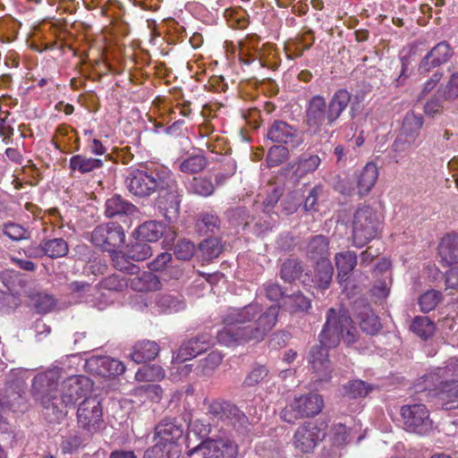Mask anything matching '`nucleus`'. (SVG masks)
Here are the masks:
<instances>
[{
  "instance_id": "36",
  "label": "nucleus",
  "mask_w": 458,
  "mask_h": 458,
  "mask_svg": "<svg viewBox=\"0 0 458 458\" xmlns=\"http://www.w3.org/2000/svg\"><path fill=\"white\" fill-rule=\"evenodd\" d=\"M160 282L152 272H143L130 279V286L138 292L155 291L159 288Z\"/></svg>"
},
{
  "instance_id": "11",
  "label": "nucleus",
  "mask_w": 458,
  "mask_h": 458,
  "mask_svg": "<svg viewBox=\"0 0 458 458\" xmlns=\"http://www.w3.org/2000/svg\"><path fill=\"white\" fill-rule=\"evenodd\" d=\"M199 453L203 458H235L238 445L228 438H208L189 451L192 455Z\"/></svg>"
},
{
  "instance_id": "5",
  "label": "nucleus",
  "mask_w": 458,
  "mask_h": 458,
  "mask_svg": "<svg viewBox=\"0 0 458 458\" xmlns=\"http://www.w3.org/2000/svg\"><path fill=\"white\" fill-rule=\"evenodd\" d=\"M170 176L171 173L165 168L148 171L134 170L129 174L126 185L133 195L146 197L158 191Z\"/></svg>"
},
{
  "instance_id": "63",
  "label": "nucleus",
  "mask_w": 458,
  "mask_h": 458,
  "mask_svg": "<svg viewBox=\"0 0 458 458\" xmlns=\"http://www.w3.org/2000/svg\"><path fill=\"white\" fill-rule=\"evenodd\" d=\"M191 430L200 437H206L211 431L209 423H205L200 420H196L190 424Z\"/></svg>"
},
{
  "instance_id": "49",
  "label": "nucleus",
  "mask_w": 458,
  "mask_h": 458,
  "mask_svg": "<svg viewBox=\"0 0 458 458\" xmlns=\"http://www.w3.org/2000/svg\"><path fill=\"white\" fill-rule=\"evenodd\" d=\"M219 225V218L214 213H204L197 221V227L199 233H207L213 232Z\"/></svg>"
},
{
  "instance_id": "25",
  "label": "nucleus",
  "mask_w": 458,
  "mask_h": 458,
  "mask_svg": "<svg viewBox=\"0 0 458 458\" xmlns=\"http://www.w3.org/2000/svg\"><path fill=\"white\" fill-rule=\"evenodd\" d=\"M335 262L338 272L339 284L345 288L349 275L357 264V256L350 250L339 252L335 256Z\"/></svg>"
},
{
  "instance_id": "23",
  "label": "nucleus",
  "mask_w": 458,
  "mask_h": 458,
  "mask_svg": "<svg viewBox=\"0 0 458 458\" xmlns=\"http://www.w3.org/2000/svg\"><path fill=\"white\" fill-rule=\"evenodd\" d=\"M165 233H167L166 237H170L171 234L170 240H174V231L170 228L166 231L162 223L152 220L140 225L135 233L138 241L148 242H157Z\"/></svg>"
},
{
  "instance_id": "1",
  "label": "nucleus",
  "mask_w": 458,
  "mask_h": 458,
  "mask_svg": "<svg viewBox=\"0 0 458 458\" xmlns=\"http://www.w3.org/2000/svg\"><path fill=\"white\" fill-rule=\"evenodd\" d=\"M278 311L276 305L263 310L258 302L229 308L223 317L224 328L216 333L217 342L225 346H235L262 341L276 326Z\"/></svg>"
},
{
  "instance_id": "21",
  "label": "nucleus",
  "mask_w": 458,
  "mask_h": 458,
  "mask_svg": "<svg viewBox=\"0 0 458 458\" xmlns=\"http://www.w3.org/2000/svg\"><path fill=\"white\" fill-rule=\"evenodd\" d=\"M68 244L62 238H55L44 242L40 248H30L26 253L30 258H38L47 255L51 259L64 257L68 253Z\"/></svg>"
},
{
  "instance_id": "7",
  "label": "nucleus",
  "mask_w": 458,
  "mask_h": 458,
  "mask_svg": "<svg viewBox=\"0 0 458 458\" xmlns=\"http://www.w3.org/2000/svg\"><path fill=\"white\" fill-rule=\"evenodd\" d=\"M324 407V400L318 394H309L294 397L281 412V418L288 422L318 414Z\"/></svg>"
},
{
  "instance_id": "30",
  "label": "nucleus",
  "mask_w": 458,
  "mask_h": 458,
  "mask_svg": "<svg viewBox=\"0 0 458 458\" xmlns=\"http://www.w3.org/2000/svg\"><path fill=\"white\" fill-rule=\"evenodd\" d=\"M159 352V347L153 341H142L137 343L131 353V360L136 363H142L154 360Z\"/></svg>"
},
{
  "instance_id": "18",
  "label": "nucleus",
  "mask_w": 458,
  "mask_h": 458,
  "mask_svg": "<svg viewBox=\"0 0 458 458\" xmlns=\"http://www.w3.org/2000/svg\"><path fill=\"white\" fill-rule=\"evenodd\" d=\"M184 433L183 424L175 419H165L160 421L155 431L154 441L164 444L179 445Z\"/></svg>"
},
{
  "instance_id": "33",
  "label": "nucleus",
  "mask_w": 458,
  "mask_h": 458,
  "mask_svg": "<svg viewBox=\"0 0 458 458\" xmlns=\"http://www.w3.org/2000/svg\"><path fill=\"white\" fill-rule=\"evenodd\" d=\"M281 277L285 282L299 280L302 284H308L310 276L308 273H303L300 262L295 259H289L282 265Z\"/></svg>"
},
{
  "instance_id": "52",
  "label": "nucleus",
  "mask_w": 458,
  "mask_h": 458,
  "mask_svg": "<svg viewBox=\"0 0 458 458\" xmlns=\"http://www.w3.org/2000/svg\"><path fill=\"white\" fill-rule=\"evenodd\" d=\"M82 442L83 439L81 434L75 432L64 437L60 445V447L64 454H72L81 447Z\"/></svg>"
},
{
  "instance_id": "2",
  "label": "nucleus",
  "mask_w": 458,
  "mask_h": 458,
  "mask_svg": "<svg viewBox=\"0 0 458 458\" xmlns=\"http://www.w3.org/2000/svg\"><path fill=\"white\" fill-rule=\"evenodd\" d=\"M357 334L345 310L330 309L327 311L326 324L319 335L320 345L313 347L309 355L315 381L327 382L331 378L332 368L327 348L336 346L341 339L347 344H352L356 341Z\"/></svg>"
},
{
  "instance_id": "53",
  "label": "nucleus",
  "mask_w": 458,
  "mask_h": 458,
  "mask_svg": "<svg viewBox=\"0 0 458 458\" xmlns=\"http://www.w3.org/2000/svg\"><path fill=\"white\" fill-rule=\"evenodd\" d=\"M284 304L292 306L293 311H305L310 308V300L303 296L301 293H295L292 296L285 297Z\"/></svg>"
},
{
  "instance_id": "20",
  "label": "nucleus",
  "mask_w": 458,
  "mask_h": 458,
  "mask_svg": "<svg viewBox=\"0 0 458 458\" xmlns=\"http://www.w3.org/2000/svg\"><path fill=\"white\" fill-rule=\"evenodd\" d=\"M211 344L212 338L208 335H201L191 339L182 344L176 356L173 358V362L182 363L191 360L205 352Z\"/></svg>"
},
{
  "instance_id": "60",
  "label": "nucleus",
  "mask_w": 458,
  "mask_h": 458,
  "mask_svg": "<svg viewBox=\"0 0 458 458\" xmlns=\"http://www.w3.org/2000/svg\"><path fill=\"white\" fill-rule=\"evenodd\" d=\"M55 304V300L51 295L39 294L37 297L35 306L38 312L47 313L54 308Z\"/></svg>"
},
{
  "instance_id": "4",
  "label": "nucleus",
  "mask_w": 458,
  "mask_h": 458,
  "mask_svg": "<svg viewBox=\"0 0 458 458\" xmlns=\"http://www.w3.org/2000/svg\"><path fill=\"white\" fill-rule=\"evenodd\" d=\"M63 369L60 368L49 369L36 375L32 380V394L40 403L44 409L46 418L51 420L54 403L58 401V381L62 377Z\"/></svg>"
},
{
  "instance_id": "28",
  "label": "nucleus",
  "mask_w": 458,
  "mask_h": 458,
  "mask_svg": "<svg viewBox=\"0 0 458 458\" xmlns=\"http://www.w3.org/2000/svg\"><path fill=\"white\" fill-rule=\"evenodd\" d=\"M438 255L441 261L446 265L458 263V235L448 233L445 235L438 245Z\"/></svg>"
},
{
  "instance_id": "16",
  "label": "nucleus",
  "mask_w": 458,
  "mask_h": 458,
  "mask_svg": "<svg viewBox=\"0 0 458 458\" xmlns=\"http://www.w3.org/2000/svg\"><path fill=\"white\" fill-rule=\"evenodd\" d=\"M207 414L214 420H221L233 427L246 420L245 415L234 404L221 400L212 401L208 404Z\"/></svg>"
},
{
  "instance_id": "61",
  "label": "nucleus",
  "mask_w": 458,
  "mask_h": 458,
  "mask_svg": "<svg viewBox=\"0 0 458 458\" xmlns=\"http://www.w3.org/2000/svg\"><path fill=\"white\" fill-rule=\"evenodd\" d=\"M128 284L125 278H120L118 276L113 275L103 281V286L109 290L121 291Z\"/></svg>"
},
{
  "instance_id": "43",
  "label": "nucleus",
  "mask_w": 458,
  "mask_h": 458,
  "mask_svg": "<svg viewBox=\"0 0 458 458\" xmlns=\"http://www.w3.org/2000/svg\"><path fill=\"white\" fill-rule=\"evenodd\" d=\"M320 164V158L317 155H302L299 159L295 174L299 177H302L309 173L314 172Z\"/></svg>"
},
{
  "instance_id": "29",
  "label": "nucleus",
  "mask_w": 458,
  "mask_h": 458,
  "mask_svg": "<svg viewBox=\"0 0 458 458\" xmlns=\"http://www.w3.org/2000/svg\"><path fill=\"white\" fill-rule=\"evenodd\" d=\"M267 137L272 141L278 143H293L296 130L284 122L277 121L271 125Z\"/></svg>"
},
{
  "instance_id": "57",
  "label": "nucleus",
  "mask_w": 458,
  "mask_h": 458,
  "mask_svg": "<svg viewBox=\"0 0 458 458\" xmlns=\"http://www.w3.org/2000/svg\"><path fill=\"white\" fill-rule=\"evenodd\" d=\"M135 392L136 394L146 395L153 402H158L162 396V388L158 385H144L138 387Z\"/></svg>"
},
{
  "instance_id": "51",
  "label": "nucleus",
  "mask_w": 458,
  "mask_h": 458,
  "mask_svg": "<svg viewBox=\"0 0 458 458\" xmlns=\"http://www.w3.org/2000/svg\"><path fill=\"white\" fill-rule=\"evenodd\" d=\"M4 233L13 241H21L29 239L30 231L15 223H8L4 226Z\"/></svg>"
},
{
  "instance_id": "38",
  "label": "nucleus",
  "mask_w": 458,
  "mask_h": 458,
  "mask_svg": "<svg viewBox=\"0 0 458 458\" xmlns=\"http://www.w3.org/2000/svg\"><path fill=\"white\" fill-rule=\"evenodd\" d=\"M308 255L312 259L322 260L328 256V241L323 235L313 237L308 245Z\"/></svg>"
},
{
  "instance_id": "45",
  "label": "nucleus",
  "mask_w": 458,
  "mask_h": 458,
  "mask_svg": "<svg viewBox=\"0 0 458 458\" xmlns=\"http://www.w3.org/2000/svg\"><path fill=\"white\" fill-rule=\"evenodd\" d=\"M199 251L203 259L211 260L217 258L222 251V245L217 238H208L199 244Z\"/></svg>"
},
{
  "instance_id": "15",
  "label": "nucleus",
  "mask_w": 458,
  "mask_h": 458,
  "mask_svg": "<svg viewBox=\"0 0 458 458\" xmlns=\"http://www.w3.org/2000/svg\"><path fill=\"white\" fill-rule=\"evenodd\" d=\"M422 125L423 118L420 114L407 113L403 121L401 132L393 145L394 150L405 151L413 147Z\"/></svg>"
},
{
  "instance_id": "42",
  "label": "nucleus",
  "mask_w": 458,
  "mask_h": 458,
  "mask_svg": "<svg viewBox=\"0 0 458 458\" xmlns=\"http://www.w3.org/2000/svg\"><path fill=\"white\" fill-rule=\"evenodd\" d=\"M360 327L363 332L374 335L380 329V323L375 313L365 308L360 315Z\"/></svg>"
},
{
  "instance_id": "3",
  "label": "nucleus",
  "mask_w": 458,
  "mask_h": 458,
  "mask_svg": "<svg viewBox=\"0 0 458 458\" xmlns=\"http://www.w3.org/2000/svg\"><path fill=\"white\" fill-rule=\"evenodd\" d=\"M92 386L91 380L81 375L72 376L64 380L59 388V400L54 403L55 407L51 411L50 422H59L64 419L68 413V408L86 396L92 390Z\"/></svg>"
},
{
  "instance_id": "26",
  "label": "nucleus",
  "mask_w": 458,
  "mask_h": 458,
  "mask_svg": "<svg viewBox=\"0 0 458 458\" xmlns=\"http://www.w3.org/2000/svg\"><path fill=\"white\" fill-rule=\"evenodd\" d=\"M137 208L119 195H113L106 201L105 214L107 217H122L135 215Z\"/></svg>"
},
{
  "instance_id": "54",
  "label": "nucleus",
  "mask_w": 458,
  "mask_h": 458,
  "mask_svg": "<svg viewBox=\"0 0 458 458\" xmlns=\"http://www.w3.org/2000/svg\"><path fill=\"white\" fill-rule=\"evenodd\" d=\"M268 374L266 367L261 365L254 366L244 379L246 386H254L260 383Z\"/></svg>"
},
{
  "instance_id": "32",
  "label": "nucleus",
  "mask_w": 458,
  "mask_h": 458,
  "mask_svg": "<svg viewBox=\"0 0 458 458\" xmlns=\"http://www.w3.org/2000/svg\"><path fill=\"white\" fill-rule=\"evenodd\" d=\"M157 311L159 313H174L185 308L182 296L172 294H158L155 299Z\"/></svg>"
},
{
  "instance_id": "8",
  "label": "nucleus",
  "mask_w": 458,
  "mask_h": 458,
  "mask_svg": "<svg viewBox=\"0 0 458 458\" xmlns=\"http://www.w3.org/2000/svg\"><path fill=\"white\" fill-rule=\"evenodd\" d=\"M442 368H437L434 372L425 377L424 382L428 385H432L434 390H437V394L444 401L443 407L445 410H454L458 408V380L453 377L458 374H453L454 370L447 372L445 376L437 375L438 370Z\"/></svg>"
},
{
  "instance_id": "58",
  "label": "nucleus",
  "mask_w": 458,
  "mask_h": 458,
  "mask_svg": "<svg viewBox=\"0 0 458 458\" xmlns=\"http://www.w3.org/2000/svg\"><path fill=\"white\" fill-rule=\"evenodd\" d=\"M350 432L346 427L341 423L336 424L332 428V440L334 445L341 446L348 442Z\"/></svg>"
},
{
  "instance_id": "13",
  "label": "nucleus",
  "mask_w": 458,
  "mask_h": 458,
  "mask_svg": "<svg viewBox=\"0 0 458 458\" xmlns=\"http://www.w3.org/2000/svg\"><path fill=\"white\" fill-rule=\"evenodd\" d=\"M125 234L121 225L108 223L96 227L91 233V242L105 250L111 252L114 248L121 246Z\"/></svg>"
},
{
  "instance_id": "64",
  "label": "nucleus",
  "mask_w": 458,
  "mask_h": 458,
  "mask_svg": "<svg viewBox=\"0 0 458 458\" xmlns=\"http://www.w3.org/2000/svg\"><path fill=\"white\" fill-rule=\"evenodd\" d=\"M446 289H458V267L449 269L445 273Z\"/></svg>"
},
{
  "instance_id": "10",
  "label": "nucleus",
  "mask_w": 458,
  "mask_h": 458,
  "mask_svg": "<svg viewBox=\"0 0 458 458\" xmlns=\"http://www.w3.org/2000/svg\"><path fill=\"white\" fill-rule=\"evenodd\" d=\"M180 194L172 175L158 191L157 207L168 223L174 222L179 215Z\"/></svg>"
},
{
  "instance_id": "39",
  "label": "nucleus",
  "mask_w": 458,
  "mask_h": 458,
  "mask_svg": "<svg viewBox=\"0 0 458 458\" xmlns=\"http://www.w3.org/2000/svg\"><path fill=\"white\" fill-rule=\"evenodd\" d=\"M207 165L206 158L201 155H192L178 161V168L185 174H197L202 171Z\"/></svg>"
},
{
  "instance_id": "12",
  "label": "nucleus",
  "mask_w": 458,
  "mask_h": 458,
  "mask_svg": "<svg viewBox=\"0 0 458 458\" xmlns=\"http://www.w3.org/2000/svg\"><path fill=\"white\" fill-rule=\"evenodd\" d=\"M403 424L407 430L424 435L432 428V420L424 404L404 405L401 409Z\"/></svg>"
},
{
  "instance_id": "56",
  "label": "nucleus",
  "mask_w": 458,
  "mask_h": 458,
  "mask_svg": "<svg viewBox=\"0 0 458 458\" xmlns=\"http://www.w3.org/2000/svg\"><path fill=\"white\" fill-rule=\"evenodd\" d=\"M18 274L13 270H4L0 273V283L2 286H0V292H13L18 282Z\"/></svg>"
},
{
  "instance_id": "48",
  "label": "nucleus",
  "mask_w": 458,
  "mask_h": 458,
  "mask_svg": "<svg viewBox=\"0 0 458 458\" xmlns=\"http://www.w3.org/2000/svg\"><path fill=\"white\" fill-rule=\"evenodd\" d=\"M190 189L198 195L208 197L214 192L215 187L209 179L199 177L193 178Z\"/></svg>"
},
{
  "instance_id": "35",
  "label": "nucleus",
  "mask_w": 458,
  "mask_h": 458,
  "mask_svg": "<svg viewBox=\"0 0 458 458\" xmlns=\"http://www.w3.org/2000/svg\"><path fill=\"white\" fill-rule=\"evenodd\" d=\"M333 276V267L328 259H322L317 262L315 276L311 281L319 288L327 289Z\"/></svg>"
},
{
  "instance_id": "17",
  "label": "nucleus",
  "mask_w": 458,
  "mask_h": 458,
  "mask_svg": "<svg viewBox=\"0 0 458 458\" xmlns=\"http://www.w3.org/2000/svg\"><path fill=\"white\" fill-rule=\"evenodd\" d=\"M88 372L102 377H111L124 372V365L118 360L107 356H92L85 362Z\"/></svg>"
},
{
  "instance_id": "40",
  "label": "nucleus",
  "mask_w": 458,
  "mask_h": 458,
  "mask_svg": "<svg viewBox=\"0 0 458 458\" xmlns=\"http://www.w3.org/2000/svg\"><path fill=\"white\" fill-rule=\"evenodd\" d=\"M111 260L113 262L114 267L120 271H123L125 273L135 275L139 271V267L133 265L130 261V258L127 255H124L122 251L112 250L109 252Z\"/></svg>"
},
{
  "instance_id": "44",
  "label": "nucleus",
  "mask_w": 458,
  "mask_h": 458,
  "mask_svg": "<svg viewBox=\"0 0 458 458\" xmlns=\"http://www.w3.org/2000/svg\"><path fill=\"white\" fill-rule=\"evenodd\" d=\"M164 377L165 370L158 365L143 366L135 374L138 381H157Z\"/></svg>"
},
{
  "instance_id": "55",
  "label": "nucleus",
  "mask_w": 458,
  "mask_h": 458,
  "mask_svg": "<svg viewBox=\"0 0 458 458\" xmlns=\"http://www.w3.org/2000/svg\"><path fill=\"white\" fill-rule=\"evenodd\" d=\"M195 251L194 244L186 240L179 241L174 249V255L178 259L189 260Z\"/></svg>"
},
{
  "instance_id": "19",
  "label": "nucleus",
  "mask_w": 458,
  "mask_h": 458,
  "mask_svg": "<svg viewBox=\"0 0 458 458\" xmlns=\"http://www.w3.org/2000/svg\"><path fill=\"white\" fill-rule=\"evenodd\" d=\"M211 344L212 338L208 335H201L191 339L182 344L176 356L173 358V362L182 363L191 360L205 352Z\"/></svg>"
},
{
  "instance_id": "62",
  "label": "nucleus",
  "mask_w": 458,
  "mask_h": 458,
  "mask_svg": "<svg viewBox=\"0 0 458 458\" xmlns=\"http://www.w3.org/2000/svg\"><path fill=\"white\" fill-rule=\"evenodd\" d=\"M445 96L447 99H455L458 98V72L451 75L445 90Z\"/></svg>"
},
{
  "instance_id": "41",
  "label": "nucleus",
  "mask_w": 458,
  "mask_h": 458,
  "mask_svg": "<svg viewBox=\"0 0 458 458\" xmlns=\"http://www.w3.org/2000/svg\"><path fill=\"white\" fill-rule=\"evenodd\" d=\"M411 330L421 338L427 339L435 332V325L428 317H416L411 325Z\"/></svg>"
},
{
  "instance_id": "6",
  "label": "nucleus",
  "mask_w": 458,
  "mask_h": 458,
  "mask_svg": "<svg viewBox=\"0 0 458 458\" xmlns=\"http://www.w3.org/2000/svg\"><path fill=\"white\" fill-rule=\"evenodd\" d=\"M379 225V217L370 207H361L358 208L353 220V245L360 248L375 238Z\"/></svg>"
},
{
  "instance_id": "9",
  "label": "nucleus",
  "mask_w": 458,
  "mask_h": 458,
  "mask_svg": "<svg viewBox=\"0 0 458 458\" xmlns=\"http://www.w3.org/2000/svg\"><path fill=\"white\" fill-rule=\"evenodd\" d=\"M77 422L81 428L91 435L101 429L104 424L103 409L97 397L86 398L80 403Z\"/></svg>"
},
{
  "instance_id": "31",
  "label": "nucleus",
  "mask_w": 458,
  "mask_h": 458,
  "mask_svg": "<svg viewBox=\"0 0 458 458\" xmlns=\"http://www.w3.org/2000/svg\"><path fill=\"white\" fill-rule=\"evenodd\" d=\"M378 178V170L376 164L369 162L358 175L357 187L359 193L364 195L369 193L374 187Z\"/></svg>"
},
{
  "instance_id": "47",
  "label": "nucleus",
  "mask_w": 458,
  "mask_h": 458,
  "mask_svg": "<svg viewBox=\"0 0 458 458\" xmlns=\"http://www.w3.org/2000/svg\"><path fill=\"white\" fill-rule=\"evenodd\" d=\"M152 254L151 248L146 242L138 241L131 244L128 250V256L135 261L145 260Z\"/></svg>"
},
{
  "instance_id": "24",
  "label": "nucleus",
  "mask_w": 458,
  "mask_h": 458,
  "mask_svg": "<svg viewBox=\"0 0 458 458\" xmlns=\"http://www.w3.org/2000/svg\"><path fill=\"white\" fill-rule=\"evenodd\" d=\"M327 104L320 96L313 97L306 112L307 123L310 127L318 128L327 122Z\"/></svg>"
},
{
  "instance_id": "50",
  "label": "nucleus",
  "mask_w": 458,
  "mask_h": 458,
  "mask_svg": "<svg viewBox=\"0 0 458 458\" xmlns=\"http://www.w3.org/2000/svg\"><path fill=\"white\" fill-rule=\"evenodd\" d=\"M441 293L438 291L430 290L423 293L419 299L420 310L428 312L436 308L441 300Z\"/></svg>"
},
{
  "instance_id": "46",
  "label": "nucleus",
  "mask_w": 458,
  "mask_h": 458,
  "mask_svg": "<svg viewBox=\"0 0 458 458\" xmlns=\"http://www.w3.org/2000/svg\"><path fill=\"white\" fill-rule=\"evenodd\" d=\"M371 391V387L362 380H352L344 386V395L349 398L365 397Z\"/></svg>"
},
{
  "instance_id": "37",
  "label": "nucleus",
  "mask_w": 458,
  "mask_h": 458,
  "mask_svg": "<svg viewBox=\"0 0 458 458\" xmlns=\"http://www.w3.org/2000/svg\"><path fill=\"white\" fill-rule=\"evenodd\" d=\"M103 165V161L98 158L87 157L82 155L72 156L69 166L72 172L78 171L81 174L90 173Z\"/></svg>"
},
{
  "instance_id": "27",
  "label": "nucleus",
  "mask_w": 458,
  "mask_h": 458,
  "mask_svg": "<svg viewBox=\"0 0 458 458\" xmlns=\"http://www.w3.org/2000/svg\"><path fill=\"white\" fill-rule=\"evenodd\" d=\"M351 101V94L345 89L337 90L327 105V123L332 124L345 110Z\"/></svg>"
},
{
  "instance_id": "22",
  "label": "nucleus",
  "mask_w": 458,
  "mask_h": 458,
  "mask_svg": "<svg viewBox=\"0 0 458 458\" xmlns=\"http://www.w3.org/2000/svg\"><path fill=\"white\" fill-rule=\"evenodd\" d=\"M453 55V50L445 41L436 45L423 58L419 70L422 72H428L432 67L446 63Z\"/></svg>"
},
{
  "instance_id": "14",
  "label": "nucleus",
  "mask_w": 458,
  "mask_h": 458,
  "mask_svg": "<svg viewBox=\"0 0 458 458\" xmlns=\"http://www.w3.org/2000/svg\"><path fill=\"white\" fill-rule=\"evenodd\" d=\"M324 437V429L316 422H305L295 431L293 445L298 452L307 454L312 452Z\"/></svg>"
},
{
  "instance_id": "34",
  "label": "nucleus",
  "mask_w": 458,
  "mask_h": 458,
  "mask_svg": "<svg viewBox=\"0 0 458 458\" xmlns=\"http://www.w3.org/2000/svg\"><path fill=\"white\" fill-rule=\"evenodd\" d=\"M180 454L179 445L155 441V445L145 452L144 458H179Z\"/></svg>"
},
{
  "instance_id": "59",
  "label": "nucleus",
  "mask_w": 458,
  "mask_h": 458,
  "mask_svg": "<svg viewBox=\"0 0 458 458\" xmlns=\"http://www.w3.org/2000/svg\"><path fill=\"white\" fill-rule=\"evenodd\" d=\"M287 155L285 148L276 146L269 149L267 155V164L269 166H276L283 162Z\"/></svg>"
}]
</instances>
